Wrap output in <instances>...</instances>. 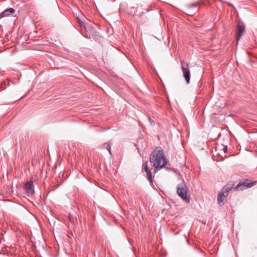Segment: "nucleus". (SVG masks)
<instances>
[{
  "label": "nucleus",
  "instance_id": "obj_1",
  "mask_svg": "<svg viewBox=\"0 0 257 257\" xmlns=\"http://www.w3.org/2000/svg\"><path fill=\"white\" fill-rule=\"evenodd\" d=\"M150 161L153 163L156 172L165 166L167 160L161 148L157 147L153 151L150 155Z\"/></svg>",
  "mask_w": 257,
  "mask_h": 257
},
{
  "label": "nucleus",
  "instance_id": "obj_2",
  "mask_svg": "<svg viewBox=\"0 0 257 257\" xmlns=\"http://www.w3.org/2000/svg\"><path fill=\"white\" fill-rule=\"evenodd\" d=\"M79 23L81 26L84 25V28L85 30V32L83 34L84 36L95 41L99 39V35L93 27L90 26L88 24L85 25L84 23L81 21Z\"/></svg>",
  "mask_w": 257,
  "mask_h": 257
},
{
  "label": "nucleus",
  "instance_id": "obj_3",
  "mask_svg": "<svg viewBox=\"0 0 257 257\" xmlns=\"http://www.w3.org/2000/svg\"><path fill=\"white\" fill-rule=\"evenodd\" d=\"M177 193L186 203H189L190 196L188 195V189L184 184H180L177 187Z\"/></svg>",
  "mask_w": 257,
  "mask_h": 257
},
{
  "label": "nucleus",
  "instance_id": "obj_4",
  "mask_svg": "<svg viewBox=\"0 0 257 257\" xmlns=\"http://www.w3.org/2000/svg\"><path fill=\"white\" fill-rule=\"evenodd\" d=\"M256 181L245 179L240 180L239 183L234 188L235 191L243 190L255 185Z\"/></svg>",
  "mask_w": 257,
  "mask_h": 257
},
{
  "label": "nucleus",
  "instance_id": "obj_5",
  "mask_svg": "<svg viewBox=\"0 0 257 257\" xmlns=\"http://www.w3.org/2000/svg\"><path fill=\"white\" fill-rule=\"evenodd\" d=\"M199 5V2L187 5L183 8L182 12L188 16H193L198 11V7Z\"/></svg>",
  "mask_w": 257,
  "mask_h": 257
},
{
  "label": "nucleus",
  "instance_id": "obj_6",
  "mask_svg": "<svg viewBox=\"0 0 257 257\" xmlns=\"http://www.w3.org/2000/svg\"><path fill=\"white\" fill-rule=\"evenodd\" d=\"M181 68L183 73V76L186 82L188 84L190 79V71L189 69V65L188 63L184 62L183 60H181Z\"/></svg>",
  "mask_w": 257,
  "mask_h": 257
},
{
  "label": "nucleus",
  "instance_id": "obj_7",
  "mask_svg": "<svg viewBox=\"0 0 257 257\" xmlns=\"http://www.w3.org/2000/svg\"><path fill=\"white\" fill-rule=\"evenodd\" d=\"M245 25L243 23H241L238 24L237 27V33L236 36V40L237 41H238L240 40L241 37L245 31Z\"/></svg>",
  "mask_w": 257,
  "mask_h": 257
},
{
  "label": "nucleus",
  "instance_id": "obj_8",
  "mask_svg": "<svg viewBox=\"0 0 257 257\" xmlns=\"http://www.w3.org/2000/svg\"><path fill=\"white\" fill-rule=\"evenodd\" d=\"M227 195L228 194H226L221 191L218 193L217 195V201L220 206L224 205L225 201H226V197Z\"/></svg>",
  "mask_w": 257,
  "mask_h": 257
},
{
  "label": "nucleus",
  "instance_id": "obj_9",
  "mask_svg": "<svg viewBox=\"0 0 257 257\" xmlns=\"http://www.w3.org/2000/svg\"><path fill=\"white\" fill-rule=\"evenodd\" d=\"M34 186L32 181L27 182L25 184V189L27 193L29 195H32L34 193Z\"/></svg>",
  "mask_w": 257,
  "mask_h": 257
},
{
  "label": "nucleus",
  "instance_id": "obj_10",
  "mask_svg": "<svg viewBox=\"0 0 257 257\" xmlns=\"http://www.w3.org/2000/svg\"><path fill=\"white\" fill-rule=\"evenodd\" d=\"M234 186V184L233 182H229L227 183L221 189V192L225 194H228L229 191L231 190Z\"/></svg>",
  "mask_w": 257,
  "mask_h": 257
},
{
  "label": "nucleus",
  "instance_id": "obj_11",
  "mask_svg": "<svg viewBox=\"0 0 257 257\" xmlns=\"http://www.w3.org/2000/svg\"><path fill=\"white\" fill-rule=\"evenodd\" d=\"M15 12L13 8H10L5 10L2 14H0V18L6 16H9L11 14L14 13Z\"/></svg>",
  "mask_w": 257,
  "mask_h": 257
},
{
  "label": "nucleus",
  "instance_id": "obj_12",
  "mask_svg": "<svg viewBox=\"0 0 257 257\" xmlns=\"http://www.w3.org/2000/svg\"><path fill=\"white\" fill-rule=\"evenodd\" d=\"M111 143L110 141L107 142V143H104L103 145V148L107 149L108 150V151L109 152L110 155L111 154Z\"/></svg>",
  "mask_w": 257,
  "mask_h": 257
},
{
  "label": "nucleus",
  "instance_id": "obj_13",
  "mask_svg": "<svg viewBox=\"0 0 257 257\" xmlns=\"http://www.w3.org/2000/svg\"><path fill=\"white\" fill-rule=\"evenodd\" d=\"M148 180L150 183H153V178L151 171H148L146 172Z\"/></svg>",
  "mask_w": 257,
  "mask_h": 257
},
{
  "label": "nucleus",
  "instance_id": "obj_14",
  "mask_svg": "<svg viewBox=\"0 0 257 257\" xmlns=\"http://www.w3.org/2000/svg\"><path fill=\"white\" fill-rule=\"evenodd\" d=\"M76 219H75L70 214L69 215V221L72 224L75 223V221Z\"/></svg>",
  "mask_w": 257,
  "mask_h": 257
},
{
  "label": "nucleus",
  "instance_id": "obj_15",
  "mask_svg": "<svg viewBox=\"0 0 257 257\" xmlns=\"http://www.w3.org/2000/svg\"><path fill=\"white\" fill-rule=\"evenodd\" d=\"M143 166H144V170L145 172L150 171V170L149 169V168L148 167L147 162H146L145 163H144Z\"/></svg>",
  "mask_w": 257,
  "mask_h": 257
},
{
  "label": "nucleus",
  "instance_id": "obj_16",
  "mask_svg": "<svg viewBox=\"0 0 257 257\" xmlns=\"http://www.w3.org/2000/svg\"><path fill=\"white\" fill-rule=\"evenodd\" d=\"M1 88H2V89H6V82H3L2 84H1Z\"/></svg>",
  "mask_w": 257,
  "mask_h": 257
},
{
  "label": "nucleus",
  "instance_id": "obj_17",
  "mask_svg": "<svg viewBox=\"0 0 257 257\" xmlns=\"http://www.w3.org/2000/svg\"><path fill=\"white\" fill-rule=\"evenodd\" d=\"M149 120L150 121V122H151V123L152 124V125H155V122L154 121V120L153 119H152L150 117H149Z\"/></svg>",
  "mask_w": 257,
  "mask_h": 257
},
{
  "label": "nucleus",
  "instance_id": "obj_18",
  "mask_svg": "<svg viewBox=\"0 0 257 257\" xmlns=\"http://www.w3.org/2000/svg\"><path fill=\"white\" fill-rule=\"evenodd\" d=\"M227 147H224L223 148V150L224 153L226 152V151H227Z\"/></svg>",
  "mask_w": 257,
  "mask_h": 257
}]
</instances>
